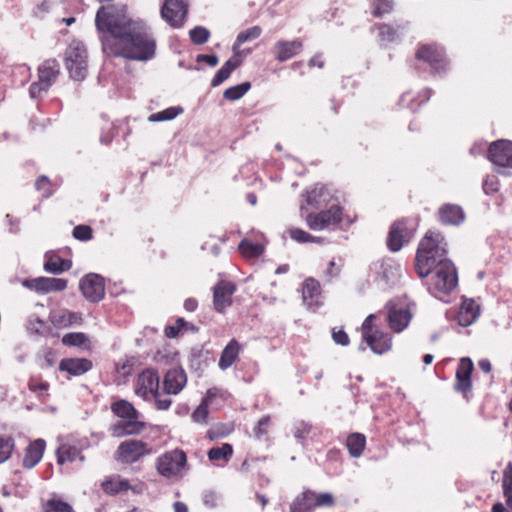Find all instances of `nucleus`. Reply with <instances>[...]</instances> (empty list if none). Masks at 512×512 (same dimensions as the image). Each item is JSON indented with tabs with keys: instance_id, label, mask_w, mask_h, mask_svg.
Listing matches in <instances>:
<instances>
[{
	"instance_id": "1",
	"label": "nucleus",
	"mask_w": 512,
	"mask_h": 512,
	"mask_svg": "<svg viewBox=\"0 0 512 512\" xmlns=\"http://www.w3.org/2000/svg\"><path fill=\"white\" fill-rule=\"evenodd\" d=\"M156 41L145 24L135 21L110 49L104 52L110 57L147 61L155 55Z\"/></svg>"
},
{
	"instance_id": "2",
	"label": "nucleus",
	"mask_w": 512,
	"mask_h": 512,
	"mask_svg": "<svg viewBox=\"0 0 512 512\" xmlns=\"http://www.w3.org/2000/svg\"><path fill=\"white\" fill-rule=\"evenodd\" d=\"M126 5L107 4L98 8L95 26L99 33L102 51L106 52L133 24Z\"/></svg>"
},
{
	"instance_id": "3",
	"label": "nucleus",
	"mask_w": 512,
	"mask_h": 512,
	"mask_svg": "<svg viewBox=\"0 0 512 512\" xmlns=\"http://www.w3.org/2000/svg\"><path fill=\"white\" fill-rule=\"evenodd\" d=\"M447 242L444 235L437 230H428L420 240L416 256L415 269L420 278H425L433 271L437 263L448 260Z\"/></svg>"
},
{
	"instance_id": "4",
	"label": "nucleus",
	"mask_w": 512,
	"mask_h": 512,
	"mask_svg": "<svg viewBox=\"0 0 512 512\" xmlns=\"http://www.w3.org/2000/svg\"><path fill=\"white\" fill-rule=\"evenodd\" d=\"M111 411L123 421H118L109 427L112 437L122 438L141 434L146 423L139 420L140 413L126 400H119L111 405Z\"/></svg>"
},
{
	"instance_id": "5",
	"label": "nucleus",
	"mask_w": 512,
	"mask_h": 512,
	"mask_svg": "<svg viewBox=\"0 0 512 512\" xmlns=\"http://www.w3.org/2000/svg\"><path fill=\"white\" fill-rule=\"evenodd\" d=\"M159 384L160 377L157 371L146 369L137 377L135 393L145 400L153 398L158 410H168L172 404V399L162 394Z\"/></svg>"
},
{
	"instance_id": "6",
	"label": "nucleus",
	"mask_w": 512,
	"mask_h": 512,
	"mask_svg": "<svg viewBox=\"0 0 512 512\" xmlns=\"http://www.w3.org/2000/svg\"><path fill=\"white\" fill-rule=\"evenodd\" d=\"M416 230L417 224L412 219L401 218L394 221L386 238L389 251L394 253L400 251L405 244L412 240Z\"/></svg>"
},
{
	"instance_id": "7",
	"label": "nucleus",
	"mask_w": 512,
	"mask_h": 512,
	"mask_svg": "<svg viewBox=\"0 0 512 512\" xmlns=\"http://www.w3.org/2000/svg\"><path fill=\"white\" fill-rule=\"evenodd\" d=\"M87 50L83 43L72 41L65 52V66L70 77L82 81L87 75Z\"/></svg>"
},
{
	"instance_id": "8",
	"label": "nucleus",
	"mask_w": 512,
	"mask_h": 512,
	"mask_svg": "<svg viewBox=\"0 0 512 512\" xmlns=\"http://www.w3.org/2000/svg\"><path fill=\"white\" fill-rule=\"evenodd\" d=\"M60 73L59 63L56 59H47L38 67V81L33 82L29 87V94L32 98H38L56 81Z\"/></svg>"
},
{
	"instance_id": "9",
	"label": "nucleus",
	"mask_w": 512,
	"mask_h": 512,
	"mask_svg": "<svg viewBox=\"0 0 512 512\" xmlns=\"http://www.w3.org/2000/svg\"><path fill=\"white\" fill-rule=\"evenodd\" d=\"M152 453L153 449L148 443L141 440L130 439L119 444L115 456L118 462L133 464Z\"/></svg>"
},
{
	"instance_id": "10",
	"label": "nucleus",
	"mask_w": 512,
	"mask_h": 512,
	"mask_svg": "<svg viewBox=\"0 0 512 512\" xmlns=\"http://www.w3.org/2000/svg\"><path fill=\"white\" fill-rule=\"evenodd\" d=\"M362 336L366 344L375 354H384L392 347L390 334L382 331L375 322H363Z\"/></svg>"
},
{
	"instance_id": "11",
	"label": "nucleus",
	"mask_w": 512,
	"mask_h": 512,
	"mask_svg": "<svg viewBox=\"0 0 512 512\" xmlns=\"http://www.w3.org/2000/svg\"><path fill=\"white\" fill-rule=\"evenodd\" d=\"M344 220L342 208L339 205H332L327 210L318 213H309L305 217L307 226L311 230H325L336 227Z\"/></svg>"
},
{
	"instance_id": "12",
	"label": "nucleus",
	"mask_w": 512,
	"mask_h": 512,
	"mask_svg": "<svg viewBox=\"0 0 512 512\" xmlns=\"http://www.w3.org/2000/svg\"><path fill=\"white\" fill-rule=\"evenodd\" d=\"M433 271V285L436 290L450 293L456 288L458 283L457 271L451 260L437 263Z\"/></svg>"
},
{
	"instance_id": "13",
	"label": "nucleus",
	"mask_w": 512,
	"mask_h": 512,
	"mask_svg": "<svg viewBox=\"0 0 512 512\" xmlns=\"http://www.w3.org/2000/svg\"><path fill=\"white\" fill-rule=\"evenodd\" d=\"M187 0H164L161 6V17L174 29L183 27L188 16Z\"/></svg>"
},
{
	"instance_id": "14",
	"label": "nucleus",
	"mask_w": 512,
	"mask_h": 512,
	"mask_svg": "<svg viewBox=\"0 0 512 512\" xmlns=\"http://www.w3.org/2000/svg\"><path fill=\"white\" fill-rule=\"evenodd\" d=\"M186 464V455L182 450H172L166 452L157 459V470L165 476L171 477L177 475Z\"/></svg>"
},
{
	"instance_id": "15",
	"label": "nucleus",
	"mask_w": 512,
	"mask_h": 512,
	"mask_svg": "<svg viewBox=\"0 0 512 512\" xmlns=\"http://www.w3.org/2000/svg\"><path fill=\"white\" fill-rule=\"evenodd\" d=\"M79 288L83 296L90 302L97 303L104 299L105 280L96 273L85 275L79 283Z\"/></svg>"
},
{
	"instance_id": "16",
	"label": "nucleus",
	"mask_w": 512,
	"mask_h": 512,
	"mask_svg": "<svg viewBox=\"0 0 512 512\" xmlns=\"http://www.w3.org/2000/svg\"><path fill=\"white\" fill-rule=\"evenodd\" d=\"M385 309L387 310V320H411L417 316V305L407 297L395 298L390 300Z\"/></svg>"
},
{
	"instance_id": "17",
	"label": "nucleus",
	"mask_w": 512,
	"mask_h": 512,
	"mask_svg": "<svg viewBox=\"0 0 512 512\" xmlns=\"http://www.w3.org/2000/svg\"><path fill=\"white\" fill-rule=\"evenodd\" d=\"M236 289V285L231 281H218L212 289L214 310L219 313H224V311L232 305V297Z\"/></svg>"
},
{
	"instance_id": "18",
	"label": "nucleus",
	"mask_w": 512,
	"mask_h": 512,
	"mask_svg": "<svg viewBox=\"0 0 512 512\" xmlns=\"http://www.w3.org/2000/svg\"><path fill=\"white\" fill-rule=\"evenodd\" d=\"M488 159L499 167L512 169V141L497 140L490 144Z\"/></svg>"
},
{
	"instance_id": "19",
	"label": "nucleus",
	"mask_w": 512,
	"mask_h": 512,
	"mask_svg": "<svg viewBox=\"0 0 512 512\" xmlns=\"http://www.w3.org/2000/svg\"><path fill=\"white\" fill-rule=\"evenodd\" d=\"M302 300L307 309L316 311L323 305L321 285L315 278L309 277L302 283Z\"/></svg>"
},
{
	"instance_id": "20",
	"label": "nucleus",
	"mask_w": 512,
	"mask_h": 512,
	"mask_svg": "<svg viewBox=\"0 0 512 512\" xmlns=\"http://www.w3.org/2000/svg\"><path fill=\"white\" fill-rule=\"evenodd\" d=\"M416 58L428 63L436 71L443 70L446 66L443 50L433 44L420 45L416 52Z\"/></svg>"
},
{
	"instance_id": "21",
	"label": "nucleus",
	"mask_w": 512,
	"mask_h": 512,
	"mask_svg": "<svg viewBox=\"0 0 512 512\" xmlns=\"http://www.w3.org/2000/svg\"><path fill=\"white\" fill-rule=\"evenodd\" d=\"M187 383V376L183 369L173 368L167 371L163 378L162 394L170 398L171 395L179 394Z\"/></svg>"
},
{
	"instance_id": "22",
	"label": "nucleus",
	"mask_w": 512,
	"mask_h": 512,
	"mask_svg": "<svg viewBox=\"0 0 512 512\" xmlns=\"http://www.w3.org/2000/svg\"><path fill=\"white\" fill-rule=\"evenodd\" d=\"M303 50L301 39L278 40L272 48L274 58L279 62H285L299 55Z\"/></svg>"
},
{
	"instance_id": "23",
	"label": "nucleus",
	"mask_w": 512,
	"mask_h": 512,
	"mask_svg": "<svg viewBox=\"0 0 512 512\" xmlns=\"http://www.w3.org/2000/svg\"><path fill=\"white\" fill-rule=\"evenodd\" d=\"M25 285L39 293L63 291L67 288V280L62 278L38 277L27 280Z\"/></svg>"
},
{
	"instance_id": "24",
	"label": "nucleus",
	"mask_w": 512,
	"mask_h": 512,
	"mask_svg": "<svg viewBox=\"0 0 512 512\" xmlns=\"http://www.w3.org/2000/svg\"><path fill=\"white\" fill-rule=\"evenodd\" d=\"M437 216L443 225H460L465 219L462 207L451 203L443 204L438 209Z\"/></svg>"
},
{
	"instance_id": "25",
	"label": "nucleus",
	"mask_w": 512,
	"mask_h": 512,
	"mask_svg": "<svg viewBox=\"0 0 512 512\" xmlns=\"http://www.w3.org/2000/svg\"><path fill=\"white\" fill-rule=\"evenodd\" d=\"M473 370V363L470 358H461L457 371L455 389L462 393H466L471 389V373Z\"/></svg>"
},
{
	"instance_id": "26",
	"label": "nucleus",
	"mask_w": 512,
	"mask_h": 512,
	"mask_svg": "<svg viewBox=\"0 0 512 512\" xmlns=\"http://www.w3.org/2000/svg\"><path fill=\"white\" fill-rule=\"evenodd\" d=\"M92 367V362L86 358H64L59 363V370L67 372L71 376L83 375Z\"/></svg>"
},
{
	"instance_id": "27",
	"label": "nucleus",
	"mask_w": 512,
	"mask_h": 512,
	"mask_svg": "<svg viewBox=\"0 0 512 512\" xmlns=\"http://www.w3.org/2000/svg\"><path fill=\"white\" fill-rule=\"evenodd\" d=\"M45 450V441L37 439L32 442L26 449L25 456L23 458V465L26 468H33L42 459Z\"/></svg>"
},
{
	"instance_id": "28",
	"label": "nucleus",
	"mask_w": 512,
	"mask_h": 512,
	"mask_svg": "<svg viewBox=\"0 0 512 512\" xmlns=\"http://www.w3.org/2000/svg\"><path fill=\"white\" fill-rule=\"evenodd\" d=\"M71 267L72 262L70 260L63 259L56 253H47L45 255L44 269L49 273L60 274L68 271Z\"/></svg>"
},
{
	"instance_id": "29",
	"label": "nucleus",
	"mask_w": 512,
	"mask_h": 512,
	"mask_svg": "<svg viewBox=\"0 0 512 512\" xmlns=\"http://www.w3.org/2000/svg\"><path fill=\"white\" fill-rule=\"evenodd\" d=\"M239 352V343L235 339H232L221 352L218 363L219 368L222 371H225L228 368H230L238 358Z\"/></svg>"
},
{
	"instance_id": "30",
	"label": "nucleus",
	"mask_w": 512,
	"mask_h": 512,
	"mask_svg": "<svg viewBox=\"0 0 512 512\" xmlns=\"http://www.w3.org/2000/svg\"><path fill=\"white\" fill-rule=\"evenodd\" d=\"M404 28L403 25L392 26L386 23H376L373 25L372 31H378V40L381 43H391L398 38L400 31Z\"/></svg>"
},
{
	"instance_id": "31",
	"label": "nucleus",
	"mask_w": 512,
	"mask_h": 512,
	"mask_svg": "<svg viewBox=\"0 0 512 512\" xmlns=\"http://www.w3.org/2000/svg\"><path fill=\"white\" fill-rule=\"evenodd\" d=\"M241 64V61L237 57H233L226 61L224 65L217 71L215 76L213 77L211 81L212 87H217L220 84H222L225 80H227L231 73L239 67Z\"/></svg>"
},
{
	"instance_id": "32",
	"label": "nucleus",
	"mask_w": 512,
	"mask_h": 512,
	"mask_svg": "<svg viewBox=\"0 0 512 512\" xmlns=\"http://www.w3.org/2000/svg\"><path fill=\"white\" fill-rule=\"evenodd\" d=\"M314 509L311 490L303 491L290 505V512H313Z\"/></svg>"
},
{
	"instance_id": "33",
	"label": "nucleus",
	"mask_w": 512,
	"mask_h": 512,
	"mask_svg": "<svg viewBox=\"0 0 512 512\" xmlns=\"http://www.w3.org/2000/svg\"><path fill=\"white\" fill-rule=\"evenodd\" d=\"M459 315L462 320H476L481 315V305L474 299H464L460 306Z\"/></svg>"
},
{
	"instance_id": "34",
	"label": "nucleus",
	"mask_w": 512,
	"mask_h": 512,
	"mask_svg": "<svg viewBox=\"0 0 512 512\" xmlns=\"http://www.w3.org/2000/svg\"><path fill=\"white\" fill-rule=\"evenodd\" d=\"M365 444L366 438L363 434L360 433L351 434L346 442L349 454L354 458H358L362 455Z\"/></svg>"
},
{
	"instance_id": "35",
	"label": "nucleus",
	"mask_w": 512,
	"mask_h": 512,
	"mask_svg": "<svg viewBox=\"0 0 512 512\" xmlns=\"http://www.w3.org/2000/svg\"><path fill=\"white\" fill-rule=\"evenodd\" d=\"M238 249L241 255L246 259H256L264 252V246L260 243H253L248 240H242Z\"/></svg>"
},
{
	"instance_id": "36",
	"label": "nucleus",
	"mask_w": 512,
	"mask_h": 512,
	"mask_svg": "<svg viewBox=\"0 0 512 512\" xmlns=\"http://www.w3.org/2000/svg\"><path fill=\"white\" fill-rule=\"evenodd\" d=\"M232 455L233 447L228 443H224L220 447H213L207 453V456L210 461L222 460L224 462H228L231 459Z\"/></svg>"
},
{
	"instance_id": "37",
	"label": "nucleus",
	"mask_w": 512,
	"mask_h": 512,
	"mask_svg": "<svg viewBox=\"0 0 512 512\" xmlns=\"http://www.w3.org/2000/svg\"><path fill=\"white\" fill-rule=\"evenodd\" d=\"M79 459L84 460V457L80 454L78 448L69 445H62L57 450V460L59 464H63L67 461H75Z\"/></svg>"
},
{
	"instance_id": "38",
	"label": "nucleus",
	"mask_w": 512,
	"mask_h": 512,
	"mask_svg": "<svg viewBox=\"0 0 512 512\" xmlns=\"http://www.w3.org/2000/svg\"><path fill=\"white\" fill-rule=\"evenodd\" d=\"M371 6V14L373 17L381 18L390 14L394 9L393 0H369Z\"/></svg>"
},
{
	"instance_id": "39",
	"label": "nucleus",
	"mask_w": 512,
	"mask_h": 512,
	"mask_svg": "<svg viewBox=\"0 0 512 512\" xmlns=\"http://www.w3.org/2000/svg\"><path fill=\"white\" fill-rule=\"evenodd\" d=\"M502 487L506 504L512 510V463H509L504 470Z\"/></svg>"
},
{
	"instance_id": "40",
	"label": "nucleus",
	"mask_w": 512,
	"mask_h": 512,
	"mask_svg": "<svg viewBox=\"0 0 512 512\" xmlns=\"http://www.w3.org/2000/svg\"><path fill=\"white\" fill-rule=\"evenodd\" d=\"M183 112L182 107H169L157 113H153L148 117L149 122L169 121L176 118Z\"/></svg>"
},
{
	"instance_id": "41",
	"label": "nucleus",
	"mask_w": 512,
	"mask_h": 512,
	"mask_svg": "<svg viewBox=\"0 0 512 512\" xmlns=\"http://www.w3.org/2000/svg\"><path fill=\"white\" fill-rule=\"evenodd\" d=\"M250 87L251 85L249 82H244L239 85L232 86L224 91L223 97L229 101L238 100L247 93Z\"/></svg>"
},
{
	"instance_id": "42",
	"label": "nucleus",
	"mask_w": 512,
	"mask_h": 512,
	"mask_svg": "<svg viewBox=\"0 0 512 512\" xmlns=\"http://www.w3.org/2000/svg\"><path fill=\"white\" fill-rule=\"evenodd\" d=\"M287 234L291 239L298 243L321 242V238L315 237L300 228H289L287 230Z\"/></svg>"
},
{
	"instance_id": "43",
	"label": "nucleus",
	"mask_w": 512,
	"mask_h": 512,
	"mask_svg": "<svg viewBox=\"0 0 512 512\" xmlns=\"http://www.w3.org/2000/svg\"><path fill=\"white\" fill-rule=\"evenodd\" d=\"M102 488L107 494H117L129 488L127 480L111 479L102 483Z\"/></svg>"
},
{
	"instance_id": "44",
	"label": "nucleus",
	"mask_w": 512,
	"mask_h": 512,
	"mask_svg": "<svg viewBox=\"0 0 512 512\" xmlns=\"http://www.w3.org/2000/svg\"><path fill=\"white\" fill-rule=\"evenodd\" d=\"M271 425V416L265 415L258 420L257 424L253 429L254 437L258 440H262L269 433V427Z\"/></svg>"
},
{
	"instance_id": "45",
	"label": "nucleus",
	"mask_w": 512,
	"mask_h": 512,
	"mask_svg": "<svg viewBox=\"0 0 512 512\" xmlns=\"http://www.w3.org/2000/svg\"><path fill=\"white\" fill-rule=\"evenodd\" d=\"M262 33V29L259 26L250 27L240 32L236 38L235 45L239 46L247 41L257 39Z\"/></svg>"
},
{
	"instance_id": "46",
	"label": "nucleus",
	"mask_w": 512,
	"mask_h": 512,
	"mask_svg": "<svg viewBox=\"0 0 512 512\" xmlns=\"http://www.w3.org/2000/svg\"><path fill=\"white\" fill-rule=\"evenodd\" d=\"M190 39L196 45H202L206 43L210 37V32L208 29L202 26L194 27L190 32Z\"/></svg>"
},
{
	"instance_id": "47",
	"label": "nucleus",
	"mask_w": 512,
	"mask_h": 512,
	"mask_svg": "<svg viewBox=\"0 0 512 512\" xmlns=\"http://www.w3.org/2000/svg\"><path fill=\"white\" fill-rule=\"evenodd\" d=\"M45 512H74L72 507L59 499H50L44 506Z\"/></svg>"
},
{
	"instance_id": "48",
	"label": "nucleus",
	"mask_w": 512,
	"mask_h": 512,
	"mask_svg": "<svg viewBox=\"0 0 512 512\" xmlns=\"http://www.w3.org/2000/svg\"><path fill=\"white\" fill-rule=\"evenodd\" d=\"M209 415V409L207 401H202V403L194 410L191 415L193 422L197 424H207Z\"/></svg>"
},
{
	"instance_id": "49",
	"label": "nucleus",
	"mask_w": 512,
	"mask_h": 512,
	"mask_svg": "<svg viewBox=\"0 0 512 512\" xmlns=\"http://www.w3.org/2000/svg\"><path fill=\"white\" fill-rule=\"evenodd\" d=\"M311 497L313 500L314 508L316 507H330L334 504V498L331 493L316 494L311 490Z\"/></svg>"
},
{
	"instance_id": "50",
	"label": "nucleus",
	"mask_w": 512,
	"mask_h": 512,
	"mask_svg": "<svg viewBox=\"0 0 512 512\" xmlns=\"http://www.w3.org/2000/svg\"><path fill=\"white\" fill-rule=\"evenodd\" d=\"M14 441L11 437L0 436V463L5 462L11 455Z\"/></svg>"
},
{
	"instance_id": "51",
	"label": "nucleus",
	"mask_w": 512,
	"mask_h": 512,
	"mask_svg": "<svg viewBox=\"0 0 512 512\" xmlns=\"http://www.w3.org/2000/svg\"><path fill=\"white\" fill-rule=\"evenodd\" d=\"M72 235L79 241H89L93 238V229L89 225H77L74 227Z\"/></svg>"
},
{
	"instance_id": "52",
	"label": "nucleus",
	"mask_w": 512,
	"mask_h": 512,
	"mask_svg": "<svg viewBox=\"0 0 512 512\" xmlns=\"http://www.w3.org/2000/svg\"><path fill=\"white\" fill-rule=\"evenodd\" d=\"M35 188L42 193L44 198H48L52 195V185L48 177L42 175L39 176L35 182Z\"/></svg>"
},
{
	"instance_id": "53",
	"label": "nucleus",
	"mask_w": 512,
	"mask_h": 512,
	"mask_svg": "<svg viewBox=\"0 0 512 512\" xmlns=\"http://www.w3.org/2000/svg\"><path fill=\"white\" fill-rule=\"evenodd\" d=\"M87 341L83 333H67L62 338V343L67 346H82Z\"/></svg>"
},
{
	"instance_id": "54",
	"label": "nucleus",
	"mask_w": 512,
	"mask_h": 512,
	"mask_svg": "<svg viewBox=\"0 0 512 512\" xmlns=\"http://www.w3.org/2000/svg\"><path fill=\"white\" fill-rule=\"evenodd\" d=\"M311 425L304 422V421H298L295 423L294 426V436L299 441H303L306 439L307 435L311 432Z\"/></svg>"
},
{
	"instance_id": "55",
	"label": "nucleus",
	"mask_w": 512,
	"mask_h": 512,
	"mask_svg": "<svg viewBox=\"0 0 512 512\" xmlns=\"http://www.w3.org/2000/svg\"><path fill=\"white\" fill-rule=\"evenodd\" d=\"M322 196H323V188L322 187H314L311 190L306 192V202L310 206H318L321 202Z\"/></svg>"
},
{
	"instance_id": "56",
	"label": "nucleus",
	"mask_w": 512,
	"mask_h": 512,
	"mask_svg": "<svg viewBox=\"0 0 512 512\" xmlns=\"http://www.w3.org/2000/svg\"><path fill=\"white\" fill-rule=\"evenodd\" d=\"M332 339L336 344L341 346H347L350 342L348 334L342 327H334L332 329Z\"/></svg>"
},
{
	"instance_id": "57",
	"label": "nucleus",
	"mask_w": 512,
	"mask_h": 512,
	"mask_svg": "<svg viewBox=\"0 0 512 512\" xmlns=\"http://www.w3.org/2000/svg\"><path fill=\"white\" fill-rule=\"evenodd\" d=\"M341 268L336 264L334 260L329 261L327 268L324 272V276L327 281H331L332 279L338 277L340 275Z\"/></svg>"
},
{
	"instance_id": "58",
	"label": "nucleus",
	"mask_w": 512,
	"mask_h": 512,
	"mask_svg": "<svg viewBox=\"0 0 512 512\" xmlns=\"http://www.w3.org/2000/svg\"><path fill=\"white\" fill-rule=\"evenodd\" d=\"M499 181L495 176L487 177L483 182V190L486 194L498 191Z\"/></svg>"
},
{
	"instance_id": "59",
	"label": "nucleus",
	"mask_w": 512,
	"mask_h": 512,
	"mask_svg": "<svg viewBox=\"0 0 512 512\" xmlns=\"http://www.w3.org/2000/svg\"><path fill=\"white\" fill-rule=\"evenodd\" d=\"M186 322H177L176 325L167 326L164 329V333L168 338H176L180 331L184 328Z\"/></svg>"
},
{
	"instance_id": "60",
	"label": "nucleus",
	"mask_w": 512,
	"mask_h": 512,
	"mask_svg": "<svg viewBox=\"0 0 512 512\" xmlns=\"http://www.w3.org/2000/svg\"><path fill=\"white\" fill-rule=\"evenodd\" d=\"M219 498L214 492H206L203 496V503L208 508H215L218 506Z\"/></svg>"
},
{
	"instance_id": "61",
	"label": "nucleus",
	"mask_w": 512,
	"mask_h": 512,
	"mask_svg": "<svg viewBox=\"0 0 512 512\" xmlns=\"http://www.w3.org/2000/svg\"><path fill=\"white\" fill-rule=\"evenodd\" d=\"M218 57L216 55L199 54L196 57V62L206 63L211 67H215L218 64Z\"/></svg>"
},
{
	"instance_id": "62",
	"label": "nucleus",
	"mask_w": 512,
	"mask_h": 512,
	"mask_svg": "<svg viewBox=\"0 0 512 512\" xmlns=\"http://www.w3.org/2000/svg\"><path fill=\"white\" fill-rule=\"evenodd\" d=\"M28 386L32 392H45L48 390L49 384L47 382L37 383L34 381H30Z\"/></svg>"
},
{
	"instance_id": "63",
	"label": "nucleus",
	"mask_w": 512,
	"mask_h": 512,
	"mask_svg": "<svg viewBox=\"0 0 512 512\" xmlns=\"http://www.w3.org/2000/svg\"><path fill=\"white\" fill-rule=\"evenodd\" d=\"M309 66L310 67H318V68H323L324 67V60L322 58V55L321 54H316L314 55L310 60H309Z\"/></svg>"
},
{
	"instance_id": "64",
	"label": "nucleus",
	"mask_w": 512,
	"mask_h": 512,
	"mask_svg": "<svg viewBox=\"0 0 512 512\" xmlns=\"http://www.w3.org/2000/svg\"><path fill=\"white\" fill-rule=\"evenodd\" d=\"M198 302L195 298H188L184 301V308L188 312H193L197 309Z\"/></svg>"
}]
</instances>
